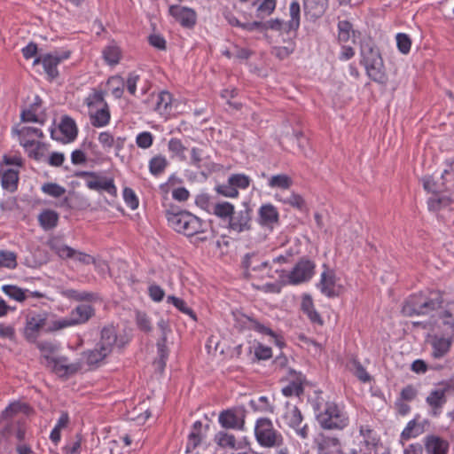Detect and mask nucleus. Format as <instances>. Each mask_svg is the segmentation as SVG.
<instances>
[{"mask_svg":"<svg viewBox=\"0 0 454 454\" xmlns=\"http://www.w3.org/2000/svg\"><path fill=\"white\" fill-rule=\"evenodd\" d=\"M360 64L365 68L368 77L380 84L387 81L384 62L379 49L371 38H364L360 43Z\"/></svg>","mask_w":454,"mask_h":454,"instance_id":"nucleus-1","label":"nucleus"},{"mask_svg":"<svg viewBox=\"0 0 454 454\" xmlns=\"http://www.w3.org/2000/svg\"><path fill=\"white\" fill-rule=\"evenodd\" d=\"M168 225L176 232L187 237L204 233L207 223L186 210L168 209L165 213Z\"/></svg>","mask_w":454,"mask_h":454,"instance_id":"nucleus-2","label":"nucleus"},{"mask_svg":"<svg viewBox=\"0 0 454 454\" xmlns=\"http://www.w3.org/2000/svg\"><path fill=\"white\" fill-rule=\"evenodd\" d=\"M317 422L325 431H343L349 425V417L343 406L326 402L316 415Z\"/></svg>","mask_w":454,"mask_h":454,"instance_id":"nucleus-3","label":"nucleus"},{"mask_svg":"<svg viewBox=\"0 0 454 454\" xmlns=\"http://www.w3.org/2000/svg\"><path fill=\"white\" fill-rule=\"evenodd\" d=\"M442 294L439 291H431L429 296L424 294L411 295L404 303L403 312L411 317L413 315H426L441 307Z\"/></svg>","mask_w":454,"mask_h":454,"instance_id":"nucleus-4","label":"nucleus"},{"mask_svg":"<svg viewBox=\"0 0 454 454\" xmlns=\"http://www.w3.org/2000/svg\"><path fill=\"white\" fill-rule=\"evenodd\" d=\"M254 435L258 444L263 448H279L284 444V437L268 418H260L255 421Z\"/></svg>","mask_w":454,"mask_h":454,"instance_id":"nucleus-5","label":"nucleus"},{"mask_svg":"<svg viewBox=\"0 0 454 454\" xmlns=\"http://www.w3.org/2000/svg\"><path fill=\"white\" fill-rule=\"evenodd\" d=\"M281 419L283 423L292 428L300 438L304 440L309 437V426L302 424L303 416L296 405L286 403Z\"/></svg>","mask_w":454,"mask_h":454,"instance_id":"nucleus-6","label":"nucleus"},{"mask_svg":"<svg viewBox=\"0 0 454 454\" xmlns=\"http://www.w3.org/2000/svg\"><path fill=\"white\" fill-rule=\"evenodd\" d=\"M31 411L32 409L27 403L20 402L12 403L5 408L1 414V422L4 424V427L0 430V443L7 442L12 433V426L7 420L18 414L28 416Z\"/></svg>","mask_w":454,"mask_h":454,"instance_id":"nucleus-7","label":"nucleus"},{"mask_svg":"<svg viewBox=\"0 0 454 454\" xmlns=\"http://www.w3.org/2000/svg\"><path fill=\"white\" fill-rule=\"evenodd\" d=\"M253 210L247 203H243L241 208L234 210L228 221V229L230 231L238 234L249 231L253 225Z\"/></svg>","mask_w":454,"mask_h":454,"instance_id":"nucleus-8","label":"nucleus"},{"mask_svg":"<svg viewBox=\"0 0 454 454\" xmlns=\"http://www.w3.org/2000/svg\"><path fill=\"white\" fill-rule=\"evenodd\" d=\"M59 259L65 261L71 268L80 265H90L95 262V259L90 254L59 242Z\"/></svg>","mask_w":454,"mask_h":454,"instance_id":"nucleus-9","label":"nucleus"},{"mask_svg":"<svg viewBox=\"0 0 454 454\" xmlns=\"http://www.w3.org/2000/svg\"><path fill=\"white\" fill-rule=\"evenodd\" d=\"M242 267L245 270L244 275L246 278H252L257 274L263 277L264 273L268 277H273L270 272L271 268L270 262L262 261L256 253L245 254L242 260Z\"/></svg>","mask_w":454,"mask_h":454,"instance_id":"nucleus-10","label":"nucleus"},{"mask_svg":"<svg viewBox=\"0 0 454 454\" xmlns=\"http://www.w3.org/2000/svg\"><path fill=\"white\" fill-rule=\"evenodd\" d=\"M246 410L244 407L224 410L220 412L218 422L225 429L244 430Z\"/></svg>","mask_w":454,"mask_h":454,"instance_id":"nucleus-11","label":"nucleus"},{"mask_svg":"<svg viewBox=\"0 0 454 454\" xmlns=\"http://www.w3.org/2000/svg\"><path fill=\"white\" fill-rule=\"evenodd\" d=\"M95 315V309L88 304L78 305L73 309L69 317L59 320V329L88 322Z\"/></svg>","mask_w":454,"mask_h":454,"instance_id":"nucleus-12","label":"nucleus"},{"mask_svg":"<svg viewBox=\"0 0 454 454\" xmlns=\"http://www.w3.org/2000/svg\"><path fill=\"white\" fill-rule=\"evenodd\" d=\"M102 349L111 354L114 348H122L126 342L123 337L118 336L117 328L113 324L105 325L100 331V339L98 342Z\"/></svg>","mask_w":454,"mask_h":454,"instance_id":"nucleus-13","label":"nucleus"},{"mask_svg":"<svg viewBox=\"0 0 454 454\" xmlns=\"http://www.w3.org/2000/svg\"><path fill=\"white\" fill-rule=\"evenodd\" d=\"M81 177H88L86 185L89 189L94 191H105L109 194H115L116 187L113 179H106L98 176L95 172L82 171L78 173Z\"/></svg>","mask_w":454,"mask_h":454,"instance_id":"nucleus-14","label":"nucleus"},{"mask_svg":"<svg viewBox=\"0 0 454 454\" xmlns=\"http://www.w3.org/2000/svg\"><path fill=\"white\" fill-rule=\"evenodd\" d=\"M314 269L315 264L310 260H300L288 275L289 283L296 285L309 280Z\"/></svg>","mask_w":454,"mask_h":454,"instance_id":"nucleus-15","label":"nucleus"},{"mask_svg":"<svg viewBox=\"0 0 454 454\" xmlns=\"http://www.w3.org/2000/svg\"><path fill=\"white\" fill-rule=\"evenodd\" d=\"M286 380L288 381V384L282 388V393L285 396H300L303 394L305 377L301 372L288 369Z\"/></svg>","mask_w":454,"mask_h":454,"instance_id":"nucleus-16","label":"nucleus"},{"mask_svg":"<svg viewBox=\"0 0 454 454\" xmlns=\"http://www.w3.org/2000/svg\"><path fill=\"white\" fill-rule=\"evenodd\" d=\"M169 14L185 28H192L197 21V15L194 10L181 6L171 5L168 10Z\"/></svg>","mask_w":454,"mask_h":454,"instance_id":"nucleus-17","label":"nucleus"},{"mask_svg":"<svg viewBox=\"0 0 454 454\" xmlns=\"http://www.w3.org/2000/svg\"><path fill=\"white\" fill-rule=\"evenodd\" d=\"M359 434L363 437V440L359 442V451L363 454H376L379 439L371 427L368 425L360 426Z\"/></svg>","mask_w":454,"mask_h":454,"instance_id":"nucleus-18","label":"nucleus"},{"mask_svg":"<svg viewBox=\"0 0 454 454\" xmlns=\"http://www.w3.org/2000/svg\"><path fill=\"white\" fill-rule=\"evenodd\" d=\"M318 454H341L340 438L325 434H319L316 440Z\"/></svg>","mask_w":454,"mask_h":454,"instance_id":"nucleus-19","label":"nucleus"},{"mask_svg":"<svg viewBox=\"0 0 454 454\" xmlns=\"http://www.w3.org/2000/svg\"><path fill=\"white\" fill-rule=\"evenodd\" d=\"M12 132L18 136L20 145L26 149L28 150L35 145V139L36 137H42V132L33 127L23 126L18 124L12 129Z\"/></svg>","mask_w":454,"mask_h":454,"instance_id":"nucleus-20","label":"nucleus"},{"mask_svg":"<svg viewBox=\"0 0 454 454\" xmlns=\"http://www.w3.org/2000/svg\"><path fill=\"white\" fill-rule=\"evenodd\" d=\"M257 221L260 225L272 229L279 222L277 207L270 203L262 204L258 209Z\"/></svg>","mask_w":454,"mask_h":454,"instance_id":"nucleus-21","label":"nucleus"},{"mask_svg":"<svg viewBox=\"0 0 454 454\" xmlns=\"http://www.w3.org/2000/svg\"><path fill=\"white\" fill-rule=\"evenodd\" d=\"M59 131L61 137H59V142L69 144L74 142L78 135V128L76 122L71 117L65 115L59 123Z\"/></svg>","mask_w":454,"mask_h":454,"instance_id":"nucleus-22","label":"nucleus"},{"mask_svg":"<svg viewBox=\"0 0 454 454\" xmlns=\"http://www.w3.org/2000/svg\"><path fill=\"white\" fill-rule=\"evenodd\" d=\"M418 417L419 415L415 419L410 420L401 433L400 441L403 445V441H408L411 438H416L421 435L426 431V427L429 425V421L427 419L419 421Z\"/></svg>","mask_w":454,"mask_h":454,"instance_id":"nucleus-23","label":"nucleus"},{"mask_svg":"<svg viewBox=\"0 0 454 454\" xmlns=\"http://www.w3.org/2000/svg\"><path fill=\"white\" fill-rule=\"evenodd\" d=\"M424 446L427 454H448L449 451L448 441L435 434L427 435Z\"/></svg>","mask_w":454,"mask_h":454,"instance_id":"nucleus-24","label":"nucleus"},{"mask_svg":"<svg viewBox=\"0 0 454 454\" xmlns=\"http://www.w3.org/2000/svg\"><path fill=\"white\" fill-rule=\"evenodd\" d=\"M426 402L430 407V414L434 417H438L447 402L446 392L443 388L434 389L426 398Z\"/></svg>","mask_w":454,"mask_h":454,"instance_id":"nucleus-25","label":"nucleus"},{"mask_svg":"<svg viewBox=\"0 0 454 454\" xmlns=\"http://www.w3.org/2000/svg\"><path fill=\"white\" fill-rule=\"evenodd\" d=\"M430 345L432 347V356L435 359H440L450 352L452 338L433 335L430 339Z\"/></svg>","mask_w":454,"mask_h":454,"instance_id":"nucleus-26","label":"nucleus"},{"mask_svg":"<svg viewBox=\"0 0 454 454\" xmlns=\"http://www.w3.org/2000/svg\"><path fill=\"white\" fill-rule=\"evenodd\" d=\"M41 64L44 73L49 80H53L57 76V56L51 53H43L36 57L33 65Z\"/></svg>","mask_w":454,"mask_h":454,"instance_id":"nucleus-27","label":"nucleus"},{"mask_svg":"<svg viewBox=\"0 0 454 454\" xmlns=\"http://www.w3.org/2000/svg\"><path fill=\"white\" fill-rule=\"evenodd\" d=\"M90 123L95 128H102L106 126L111 119L110 110L108 106L97 108L90 112Z\"/></svg>","mask_w":454,"mask_h":454,"instance_id":"nucleus-28","label":"nucleus"},{"mask_svg":"<svg viewBox=\"0 0 454 454\" xmlns=\"http://www.w3.org/2000/svg\"><path fill=\"white\" fill-rule=\"evenodd\" d=\"M39 348L42 352L43 363L52 372L57 369V351L51 343H41Z\"/></svg>","mask_w":454,"mask_h":454,"instance_id":"nucleus-29","label":"nucleus"},{"mask_svg":"<svg viewBox=\"0 0 454 454\" xmlns=\"http://www.w3.org/2000/svg\"><path fill=\"white\" fill-rule=\"evenodd\" d=\"M59 293L62 297L74 301H92L98 298V294L95 293L86 291L80 292L74 289L63 288Z\"/></svg>","mask_w":454,"mask_h":454,"instance_id":"nucleus-30","label":"nucleus"},{"mask_svg":"<svg viewBox=\"0 0 454 454\" xmlns=\"http://www.w3.org/2000/svg\"><path fill=\"white\" fill-rule=\"evenodd\" d=\"M110 354L102 349V347L98 343L92 349H88L82 353V356L86 364L90 366L98 365L99 363L104 361Z\"/></svg>","mask_w":454,"mask_h":454,"instance_id":"nucleus-31","label":"nucleus"},{"mask_svg":"<svg viewBox=\"0 0 454 454\" xmlns=\"http://www.w3.org/2000/svg\"><path fill=\"white\" fill-rule=\"evenodd\" d=\"M46 318L41 315L27 317L25 328V334L27 339L35 338L37 332L45 325Z\"/></svg>","mask_w":454,"mask_h":454,"instance_id":"nucleus-32","label":"nucleus"},{"mask_svg":"<svg viewBox=\"0 0 454 454\" xmlns=\"http://www.w3.org/2000/svg\"><path fill=\"white\" fill-rule=\"evenodd\" d=\"M335 286V276L333 272H323L321 274V279L318 284L320 291L327 297H334L337 293L334 290Z\"/></svg>","mask_w":454,"mask_h":454,"instance_id":"nucleus-33","label":"nucleus"},{"mask_svg":"<svg viewBox=\"0 0 454 454\" xmlns=\"http://www.w3.org/2000/svg\"><path fill=\"white\" fill-rule=\"evenodd\" d=\"M326 0H304L303 8L311 18H319L325 11Z\"/></svg>","mask_w":454,"mask_h":454,"instance_id":"nucleus-34","label":"nucleus"},{"mask_svg":"<svg viewBox=\"0 0 454 454\" xmlns=\"http://www.w3.org/2000/svg\"><path fill=\"white\" fill-rule=\"evenodd\" d=\"M292 184L293 180L286 174H278L268 177V186L271 189L287 190Z\"/></svg>","mask_w":454,"mask_h":454,"instance_id":"nucleus-35","label":"nucleus"},{"mask_svg":"<svg viewBox=\"0 0 454 454\" xmlns=\"http://www.w3.org/2000/svg\"><path fill=\"white\" fill-rule=\"evenodd\" d=\"M168 166V161L164 155L159 154L153 156L149 160V171L154 176H159L164 173L165 169Z\"/></svg>","mask_w":454,"mask_h":454,"instance_id":"nucleus-36","label":"nucleus"},{"mask_svg":"<svg viewBox=\"0 0 454 454\" xmlns=\"http://www.w3.org/2000/svg\"><path fill=\"white\" fill-rule=\"evenodd\" d=\"M38 222L44 231L52 230L57 225V213L51 209H43L38 215Z\"/></svg>","mask_w":454,"mask_h":454,"instance_id":"nucleus-37","label":"nucleus"},{"mask_svg":"<svg viewBox=\"0 0 454 454\" xmlns=\"http://www.w3.org/2000/svg\"><path fill=\"white\" fill-rule=\"evenodd\" d=\"M234 206L228 201L216 202L213 205L211 214L216 215L222 220H230L233 211Z\"/></svg>","mask_w":454,"mask_h":454,"instance_id":"nucleus-38","label":"nucleus"},{"mask_svg":"<svg viewBox=\"0 0 454 454\" xmlns=\"http://www.w3.org/2000/svg\"><path fill=\"white\" fill-rule=\"evenodd\" d=\"M19 181L18 171L14 169H7L2 176V186L4 189L13 192L17 190Z\"/></svg>","mask_w":454,"mask_h":454,"instance_id":"nucleus-39","label":"nucleus"},{"mask_svg":"<svg viewBox=\"0 0 454 454\" xmlns=\"http://www.w3.org/2000/svg\"><path fill=\"white\" fill-rule=\"evenodd\" d=\"M247 319L249 323V325H247V327L249 329L254 330L262 334L271 336L272 338L275 339V342L277 345H278V346L282 345V341L278 339V337L275 334V333L270 328L261 324L260 322H258L256 319H254L253 317H247Z\"/></svg>","mask_w":454,"mask_h":454,"instance_id":"nucleus-40","label":"nucleus"},{"mask_svg":"<svg viewBox=\"0 0 454 454\" xmlns=\"http://www.w3.org/2000/svg\"><path fill=\"white\" fill-rule=\"evenodd\" d=\"M290 20L286 22L287 28L297 31L300 27L301 7L297 1H293L289 7Z\"/></svg>","mask_w":454,"mask_h":454,"instance_id":"nucleus-41","label":"nucleus"},{"mask_svg":"<svg viewBox=\"0 0 454 454\" xmlns=\"http://www.w3.org/2000/svg\"><path fill=\"white\" fill-rule=\"evenodd\" d=\"M186 146L183 144L181 139L176 137H172L169 139L168 143V150L172 154V157H176L180 160H185V151Z\"/></svg>","mask_w":454,"mask_h":454,"instance_id":"nucleus-42","label":"nucleus"},{"mask_svg":"<svg viewBox=\"0 0 454 454\" xmlns=\"http://www.w3.org/2000/svg\"><path fill=\"white\" fill-rule=\"evenodd\" d=\"M2 291L10 298L21 302L27 298L28 290H24L17 286L4 285L2 286Z\"/></svg>","mask_w":454,"mask_h":454,"instance_id":"nucleus-43","label":"nucleus"},{"mask_svg":"<svg viewBox=\"0 0 454 454\" xmlns=\"http://www.w3.org/2000/svg\"><path fill=\"white\" fill-rule=\"evenodd\" d=\"M172 95L168 91H161L157 96L155 110L160 114H168L171 107Z\"/></svg>","mask_w":454,"mask_h":454,"instance_id":"nucleus-44","label":"nucleus"},{"mask_svg":"<svg viewBox=\"0 0 454 454\" xmlns=\"http://www.w3.org/2000/svg\"><path fill=\"white\" fill-rule=\"evenodd\" d=\"M59 377L69 376L76 373L81 369L79 363L68 364L66 357H59Z\"/></svg>","mask_w":454,"mask_h":454,"instance_id":"nucleus-45","label":"nucleus"},{"mask_svg":"<svg viewBox=\"0 0 454 454\" xmlns=\"http://www.w3.org/2000/svg\"><path fill=\"white\" fill-rule=\"evenodd\" d=\"M103 58L106 62L111 66L116 65L119 63L121 59V50L115 44H110L106 46L103 51Z\"/></svg>","mask_w":454,"mask_h":454,"instance_id":"nucleus-46","label":"nucleus"},{"mask_svg":"<svg viewBox=\"0 0 454 454\" xmlns=\"http://www.w3.org/2000/svg\"><path fill=\"white\" fill-rule=\"evenodd\" d=\"M249 405L254 411L274 412V406L270 403L268 397L264 395L260 396L257 400H251Z\"/></svg>","mask_w":454,"mask_h":454,"instance_id":"nucleus-47","label":"nucleus"},{"mask_svg":"<svg viewBox=\"0 0 454 454\" xmlns=\"http://www.w3.org/2000/svg\"><path fill=\"white\" fill-rule=\"evenodd\" d=\"M215 441L223 448L237 449L236 438L232 434L220 431L215 435Z\"/></svg>","mask_w":454,"mask_h":454,"instance_id":"nucleus-48","label":"nucleus"},{"mask_svg":"<svg viewBox=\"0 0 454 454\" xmlns=\"http://www.w3.org/2000/svg\"><path fill=\"white\" fill-rule=\"evenodd\" d=\"M167 341L168 340H164V338H160L156 344L158 353V359L156 361V364L160 369H163L165 367L169 354L168 348L167 347Z\"/></svg>","mask_w":454,"mask_h":454,"instance_id":"nucleus-49","label":"nucleus"},{"mask_svg":"<svg viewBox=\"0 0 454 454\" xmlns=\"http://www.w3.org/2000/svg\"><path fill=\"white\" fill-rule=\"evenodd\" d=\"M295 50V43L289 42L286 46H274L270 53L279 60L286 59Z\"/></svg>","mask_w":454,"mask_h":454,"instance_id":"nucleus-50","label":"nucleus"},{"mask_svg":"<svg viewBox=\"0 0 454 454\" xmlns=\"http://www.w3.org/2000/svg\"><path fill=\"white\" fill-rule=\"evenodd\" d=\"M167 301L168 303L173 304L181 312L190 316L193 320L197 319L194 311L187 306L186 302L183 299L176 297L174 295H169L167 298Z\"/></svg>","mask_w":454,"mask_h":454,"instance_id":"nucleus-51","label":"nucleus"},{"mask_svg":"<svg viewBox=\"0 0 454 454\" xmlns=\"http://www.w3.org/2000/svg\"><path fill=\"white\" fill-rule=\"evenodd\" d=\"M86 103L90 110L108 106L105 101L104 93L102 91H93L87 97Z\"/></svg>","mask_w":454,"mask_h":454,"instance_id":"nucleus-52","label":"nucleus"},{"mask_svg":"<svg viewBox=\"0 0 454 454\" xmlns=\"http://www.w3.org/2000/svg\"><path fill=\"white\" fill-rule=\"evenodd\" d=\"M450 202V200L446 196H440L438 193L433 194L428 200L427 206L429 210L437 211L442 207H447Z\"/></svg>","mask_w":454,"mask_h":454,"instance_id":"nucleus-53","label":"nucleus"},{"mask_svg":"<svg viewBox=\"0 0 454 454\" xmlns=\"http://www.w3.org/2000/svg\"><path fill=\"white\" fill-rule=\"evenodd\" d=\"M17 266V255L14 252L0 250V268L15 269Z\"/></svg>","mask_w":454,"mask_h":454,"instance_id":"nucleus-54","label":"nucleus"},{"mask_svg":"<svg viewBox=\"0 0 454 454\" xmlns=\"http://www.w3.org/2000/svg\"><path fill=\"white\" fill-rule=\"evenodd\" d=\"M275 197L277 200L282 201L283 203L290 205L299 210H303L305 207V201L303 198L297 193L293 192L290 196L285 199L279 198L278 195H276Z\"/></svg>","mask_w":454,"mask_h":454,"instance_id":"nucleus-55","label":"nucleus"},{"mask_svg":"<svg viewBox=\"0 0 454 454\" xmlns=\"http://www.w3.org/2000/svg\"><path fill=\"white\" fill-rule=\"evenodd\" d=\"M338 30V39L342 43L348 42L350 38L351 33H354L352 24L348 20L339 21Z\"/></svg>","mask_w":454,"mask_h":454,"instance_id":"nucleus-56","label":"nucleus"},{"mask_svg":"<svg viewBox=\"0 0 454 454\" xmlns=\"http://www.w3.org/2000/svg\"><path fill=\"white\" fill-rule=\"evenodd\" d=\"M229 182L237 190L238 188L247 189L250 184L251 179L245 174H232L229 176Z\"/></svg>","mask_w":454,"mask_h":454,"instance_id":"nucleus-57","label":"nucleus"},{"mask_svg":"<svg viewBox=\"0 0 454 454\" xmlns=\"http://www.w3.org/2000/svg\"><path fill=\"white\" fill-rule=\"evenodd\" d=\"M263 31L266 30H274V31H284L286 33H289L292 31L287 28L286 22H285L281 19H271L266 22H263Z\"/></svg>","mask_w":454,"mask_h":454,"instance_id":"nucleus-58","label":"nucleus"},{"mask_svg":"<svg viewBox=\"0 0 454 454\" xmlns=\"http://www.w3.org/2000/svg\"><path fill=\"white\" fill-rule=\"evenodd\" d=\"M154 137L149 131H143L137 135L136 144L141 149H148L153 144Z\"/></svg>","mask_w":454,"mask_h":454,"instance_id":"nucleus-59","label":"nucleus"},{"mask_svg":"<svg viewBox=\"0 0 454 454\" xmlns=\"http://www.w3.org/2000/svg\"><path fill=\"white\" fill-rule=\"evenodd\" d=\"M423 186L425 190L432 192L433 194L445 191L442 185V181L440 179L438 181H434L431 176H426L423 178Z\"/></svg>","mask_w":454,"mask_h":454,"instance_id":"nucleus-60","label":"nucleus"},{"mask_svg":"<svg viewBox=\"0 0 454 454\" xmlns=\"http://www.w3.org/2000/svg\"><path fill=\"white\" fill-rule=\"evenodd\" d=\"M38 106V102H35L29 106V108L24 109L20 114L21 121L23 122H37L38 116L36 112Z\"/></svg>","mask_w":454,"mask_h":454,"instance_id":"nucleus-61","label":"nucleus"},{"mask_svg":"<svg viewBox=\"0 0 454 454\" xmlns=\"http://www.w3.org/2000/svg\"><path fill=\"white\" fill-rule=\"evenodd\" d=\"M396 44L400 52L407 54L411 50V40L408 35L399 33L396 35Z\"/></svg>","mask_w":454,"mask_h":454,"instance_id":"nucleus-62","label":"nucleus"},{"mask_svg":"<svg viewBox=\"0 0 454 454\" xmlns=\"http://www.w3.org/2000/svg\"><path fill=\"white\" fill-rule=\"evenodd\" d=\"M136 323L141 331L145 333H150L152 331L150 318L145 313L137 311L136 314Z\"/></svg>","mask_w":454,"mask_h":454,"instance_id":"nucleus-63","label":"nucleus"},{"mask_svg":"<svg viewBox=\"0 0 454 454\" xmlns=\"http://www.w3.org/2000/svg\"><path fill=\"white\" fill-rule=\"evenodd\" d=\"M352 370L354 374L363 382H368L371 380L369 373L366 372L364 367L361 364V363L357 360H353L352 363Z\"/></svg>","mask_w":454,"mask_h":454,"instance_id":"nucleus-64","label":"nucleus"}]
</instances>
